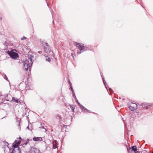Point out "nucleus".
<instances>
[{
	"label": "nucleus",
	"mask_w": 153,
	"mask_h": 153,
	"mask_svg": "<svg viewBox=\"0 0 153 153\" xmlns=\"http://www.w3.org/2000/svg\"><path fill=\"white\" fill-rule=\"evenodd\" d=\"M70 106L71 110L75 109V105H70Z\"/></svg>",
	"instance_id": "nucleus-20"
},
{
	"label": "nucleus",
	"mask_w": 153,
	"mask_h": 153,
	"mask_svg": "<svg viewBox=\"0 0 153 153\" xmlns=\"http://www.w3.org/2000/svg\"><path fill=\"white\" fill-rule=\"evenodd\" d=\"M134 153H140V152L139 151H137L134 152Z\"/></svg>",
	"instance_id": "nucleus-33"
},
{
	"label": "nucleus",
	"mask_w": 153,
	"mask_h": 153,
	"mask_svg": "<svg viewBox=\"0 0 153 153\" xmlns=\"http://www.w3.org/2000/svg\"><path fill=\"white\" fill-rule=\"evenodd\" d=\"M7 147L10 150H11V149L10 147H9L8 146H7Z\"/></svg>",
	"instance_id": "nucleus-36"
},
{
	"label": "nucleus",
	"mask_w": 153,
	"mask_h": 153,
	"mask_svg": "<svg viewBox=\"0 0 153 153\" xmlns=\"http://www.w3.org/2000/svg\"><path fill=\"white\" fill-rule=\"evenodd\" d=\"M71 90L72 92V94H73V93H74V89L73 88L71 89Z\"/></svg>",
	"instance_id": "nucleus-34"
},
{
	"label": "nucleus",
	"mask_w": 153,
	"mask_h": 153,
	"mask_svg": "<svg viewBox=\"0 0 153 153\" xmlns=\"http://www.w3.org/2000/svg\"><path fill=\"white\" fill-rule=\"evenodd\" d=\"M21 143V141L20 140H18V141H17L16 140H15L14 142V143H15L13 144L12 145V147L13 148V150H15V149L18 147Z\"/></svg>",
	"instance_id": "nucleus-6"
},
{
	"label": "nucleus",
	"mask_w": 153,
	"mask_h": 153,
	"mask_svg": "<svg viewBox=\"0 0 153 153\" xmlns=\"http://www.w3.org/2000/svg\"><path fill=\"white\" fill-rule=\"evenodd\" d=\"M77 104H78V105L80 106V108L82 110V111H83V110L84 108H85L86 109V108H85L82 105H81L79 102H78Z\"/></svg>",
	"instance_id": "nucleus-11"
},
{
	"label": "nucleus",
	"mask_w": 153,
	"mask_h": 153,
	"mask_svg": "<svg viewBox=\"0 0 153 153\" xmlns=\"http://www.w3.org/2000/svg\"><path fill=\"white\" fill-rule=\"evenodd\" d=\"M15 150H12V152L10 153H14V152H15Z\"/></svg>",
	"instance_id": "nucleus-30"
},
{
	"label": "nucleus",
	"mask_w": 153,
	"mask_h": 153,
	"mask_svg": "<svg viewBox=\"0 0 153 153\" xmlns=\"http://www.w3.org/2000/svg\"><path fill=\"white\" fill-rule=\"evenodd\" d=\"M131 151L133 152L134 151L135 152L137 150V147L136 146H132L131 147Z\"/></svg>",
	"instance_id": "nucleus-10"
},
{
	"label": "nucleus",
	"mask_w": 153,
	"mask_h": 153,
	"mask_svg": "<svg viewBox=\"0 0 153 153\" xmlns=\"http://www.w3.org/2000/svg\"><path fill=\"white\" fill-rule=\"evenodd\" d=\"M42 52V51H38V53H40V52Z\"/></svg>",
	"instance_id": "nucleus-44"
},
{
	"label": "nucleus",
	"mask_w": 153,
	"mask_h": 153,
	"mask_svg": "<svg viewBox=\"0 0 153 153\" xmlns=\"http://www.w3.org/2000/svg\"><path fill=\"white\" fill-rule=\"evenodd\" d=\"M29 61L28 60H26L23 62L24 67L25 70L27 71L28 68H30L32 67V64H30L29 63Z\"/></svg>",
	"instance_id": "nucleus-3"
},
{
	"label": "nucleus",
	"mask_w": 153,
	"mask_h": 153,
	"mask_svg": "<svg viewBox=\"0 0 153 153\" xmlns=\"http://www.w3.org/2000/svg\"><path fill=\"white\" fill-rule=\"evenodd\" d=\"M71 55L72 56V57L74 58V56L73 53H71Z\"/></svg>",
	"instance_id": "nucleus-41"
},
{
	"label": "nucleus",
	"mask_w": 153,
	"mask_h": 153,
	"mask_svg": "<svg viewBox=\"0 0 153 153\" xmlns=\"http://www.w3.org/2000/svg\"><path fill=\"white\" fill-rule=\"evenodd\" d=\"M85 111H87L89 113H94H94H93L91 111H90V110H89L88 109H87V108H86V109L85 108H84L83 110V111H82L83 112H85Z\"/></svg>",
	"instance_id": "nucleus-14"
},
{
	"label": "nucleus",
	"mask_w": 153,
	"mask_h": 153,
	"mask_svg": "<svg viewBox=\"0 0 153 153\" xmlns=\"http://www.w3.org/2000/svg\"><path fill=\"white\" fill-rule=\"evenodd\" d=\"M33 140L35 141H41L42 140V137H34L33 138Z\"/></svg>",
	"instance_id": "nucleus-8"
},
{
	"label": "nucleus",
	"mask_w": 153,
	"mask_h": 153,
	"mask_svg": "<svg viewBox=\"0 0 153 153\" xmlns=\"http://www.w3.org/2000/svg\"><path fill=\"white\" fill-rule=\"evenodd\" d=\"M33 56L32 55H30V57L29 58V59H30V61L31 62V64H32H32L33 63V62L32 61L33 60Z\"/></svg>",
	"instance_id": "nucleus-13"
},
{
	"label": "nucleus",
	"mask_w": 153,
	"mask_h": 153,
	"mask_svg": "<svg viewBox=\"0 0 153 153\" xmlns=\"http://www.w3.org/2000/svg\"><path fill=\"white\" fill-rule=\"evenodd\" d=\"M104 85L105 86V88H106L107 90H108V85H107V84H104Z\"/></svg>",
	"instance_id": "nucleus-28"
},
{
	"label": "nucleus",
	"mask_w": 153,
	"mask_h": 153,
	"mask_svg": "<svg viewBox=\"0 0 153 153\" xmlns=\"http://www.w3.org/2000/svg\"><path fill=\"white\" fill-rule=\"evenodd\" d=\"M108 90H109V92H110V93L109 94H111V95L113 93V91L112 89L111 88H108Z\"/></svg>",
	"instance_id": "nucleus-18"
},
{
	"label": "nucleus",
	"mask_w": 153,
	"mask_h": 153,
	"mask_svg": "<svg viewBox=\"0 0 153 153\" xmlns=\"http://www.w3.org/2000/svg\"><path fill=\"white\" fill-rule=\"evenodd\" d=\"M4 142L5 143V145H7V146H8L9 143L8 142H7L6 141H4Z\"/></svg>",
	"instance_id": "nucleus-27"
},
{
	"label": "nucleus",
	"mask_w": 153,
	"mask_h": 153,
	"mask_svg": "<svg viewBox=\"0 0 153 153\" xmlns=\"http://www.w3.org/2000/svg\"><path fill=\"white\" fill-rule=\"evenodd\" d=\"M102 80H103V83H104V85L106 84V82H105V80L104 78H103L102 76Z\"/></svg>",
	"instance_id": "nucleus-23"
},
{
	"label": "nucleus",
	"mask_w": 153,
	"mask_h": 153,
	"mask_svg": "<svg viewBox=\"0 0 153 153\" xmlns=\"http://www.w3.org/2000/svg\"><path fill=\"white\" fill-rule=\"evenodd\" d=\"M3 76L5 79L7 81L9 82V80L7 77V76L5 74H3Z\"/></svg>",
	"instance_id": "nucleus-15"
},
{
	"label": "nucleus",
	"mask_w": 153,
	"mask_h": 153,
	"mask_svg": "<svg viewBox=\"0 0 153 153\" xmlns=\"http://www.w3.org/2000/svg\"><path fill=\"white\" fill-rule=\"evenodd\" d=\"M53 22H54V21H53Z\"/></svg>",
	"instance_id": "nucleus-53"
},
{
	"label": "nucleus",
	"mask_w": 153,
	"mask_h": 153,
	"mask_svg": "<svg viewBox=\"0 0 153 153\" xmlns=\"http://www.w3.org/2000/svg\"><path fill=\"white\" fill-rule=\"evenodd\" d=\"M19 125V126H20V123L19 122V124L18 125Z\"/></svg>",
	"instance_id": "nucleus-47"
},
{
	"label": "nucleus",
	"mask_w": 153,
	"mask_h": 153,
	"mask_svg": "<svg viewBox=\"0 0 153 153\" xmlns=\"http://www.w3.org/2000/svg\"><path fill=\"white\" fill-rule=\"evenodd\" d=\"M11 51H12L13 52H14V51H15L16 52H17V50H16V49H12Z\"/></svg>",
	"instance_id": "nucleus-29"
},
{
	"label": "nucleus",
	"mask_w": 153,
	"mask_h": 153,
	"mask_svg": "<svg viewBox=\"0 0 153 153\" xmlns=\"http://www.w3.org/2000/svg\"><path fill=\"white\" fill-rule=\"evenodd\" d=\"M6 101H9V100L8 99H6Z\"/></svg>",
	"instance_id": "nucleus-51"
},
{
	"label": "nucleus",
	"mask_w": 153,
	"mask_h": 153,
	"mask_svg": "<svg viewBox=\"0 0 153 153\" xmlns=\"http://www.w3.org/2000/svg\"><path fill=\"white\" fill-rule=\"evenodd\" d=\"M32 140V139H29L28 138H27V141L28 142L29 141H31Z\"/></svg>",
	"instance_id": "nucleus-32"
},
{
	"label": "nucleus",
	"mask_w": 153,
	"mask_h": 153,
	"mask_svg": "<svg viewBox=\"0 0 153 153\" xmlns=\"http://www.w3.org/2000/svg\"><path fill=\"white\" fill-rule=\"evenodd\" d=\"M56 140H54V142H55V143H56Z\"/></svg>",
	"instance_id": "nucleus-49"
},
{
	"label": "nucleus",
	"mask_w": 153,
	"mask_h": 153,
	"mask_svg": "<svg viewBox=\"0 0 153 153\" xmlns=\"http://www.w3.org/2000/svg\"><path fill=\"white\" fill-rule=\"evenodd\" d=\"M46 61L49 62H50L51 61V59L50 57H48V58H46Z\"/></svg>",
	"instance_id": "nucleus-24"
},
{
	"label": "nucleus",
	"mask_w": 153,
	"mask_h": 153,
	"mask_svg": "<svg viewBox=\"0 0 153 153\" xmlns=\"http://www.w3.org/2000/svg\"><path fill=\"white\" fill-rule=\"evenodd\" d=\"M75 100L76 102L77 103H78V102H79L78 100L77 99H76Z\"/></svg>",
	"instance_id": "nucleus-39"
},
{
	"label": "nucleus",
	"mask_w": 153,
	"mask_h": 153,
	"mask_svg": "<svg viewBox=\"0 0 153 153\" xmlns=\"http://www.w3.org/2000/svg\"><path fill=\"white\" fill-rule=\"evenodd\" d=\"M18 138H19L20 139H21V138L20 137H19Z\"/></svg>",
	"instance_id": "nucleus-48"
},
{
	"label": "nucleus",
	"mask_w": 153,
	"mask_h": 153,
	"mask_svg": "<svg viewBox=\"0 0 153 153\" xmlns=\"http://www.w3.org/2000/svg\"><path fill=\"white\" fill-rule=\"evenodd\" d=\"M74 109H71L72 111L73 112H74Z\"/></svg>",
	"instance_id": "nucleus-45"
},
{
	"label": "nucleus",
	"mask_w": 153,
	"mask_h": 153,
	"mask_svg": "<svg viewBox=\"0 0 153 153\" xmlns=\"http://www.w3.org/2000/svg\"><path fill=\"white\" fill-rule=\"evenodd\" d=\"M127 150L128 152V153H129L130 152H131V147L130 146H127Z\"/></svg>",
	"instance_id": "nucleus-19"
},
{
	"label": "nucleus",
	"mask_w": 153,
	"mask_h": 153,
	"mask_svg": "<svg viewBox=\"0 0 153 153\" xmlns=\"http://www.w3.org/2000/svg\"><path fill=\"white\" fill-rule=\"evenodd\" d=\"M57 146L56 145L53 144V148L54 149H55L57 148Z\"/></svg>",
	"instance_id": "nucleus-22"
},
{
	"label": "nucleus",
	"mask_w": 153,
	"mask_h": 153,
	"mask_svg": "<svg viewBox=\"0 0 153 153\" xmlns=\"http://www.w3.org/2000/svg\"><path fill=\"white\" fill-rule=\"evenodd\" d=\"M137 104L133 103L131 105H130L128 106V108L131 111H133L137 109Z\"/></svg>",
	"instance_id": "nucleus-7"
},
{
	"label": "nucleus",
	"mask_w": 153,
	"mask_h": 153,
	"mask_svg": "<svg viewBox=\"0 0 153 153\" xmlns=\"http://www.w3.org/2000/svg\"><path fill=\"white\" fill-rule=\"evenodd\" d=\"M12 101L13 102H16V103H19L20 102L19 101L18 99H15V98L14 97H12Z\"/></svg>",
	"instance_id": "nucleus-12"
},
{
	"label": "nucleus",
	"mask_w": 153,
	"mask_h": 153,
	"mask_svg": "<svg viewBox=\"0 0 153 153\" xmlns=\"http://www.w3.org/2000/svg\"><path fill=\"white\" fill-rule=\"evenodd\" d=\"M0 19L1 20L2 19V17H1Z\"/></svg>",
	"instance_id": "nucleus-52"
},
{
	"label": "nucleus",
	"mask_w": 153,
	"mask_h": 153,
	"mask_svg": "<svg viewBox=\"0 0 153 153\" xmlns=\"http://www.w3.org/2000/svg\"><path fill=\"white\" fill-rule=\"evenodd\" d=\"M7 53L10 56V57L13 59H16L19 57L18 54L13 52L12 51L8 50L7 51Z\"/></svg>",
	"instance_id": "nucleus-1"
},
{
	"label": "nucleus",
	"mask_w": 153,
	"mask_h": 153,
	"mask_svg": "<svg viewBox=\"0 0 153 153\" xmlns=\"http://www.w3.org/2000/svg\"><path fill=\"white\" fill-rule=\"evenodd\" d=\"M73 97H74V98L75 99V100L77 98L75 94V93H73Z\"/></svg>",
	"instance_id": "nucleus-25"
},
{
	"label": "nucleus",
	"mask_w": 153,
	"mask_h": 153,
	"mask_svg": "<svg viewBox=\"0 0 153 153\" xmlns=\"http://www.w3.org/2000/svg\"><path fill=\"white\" fill-rule=\"evenodd\" d=\"M152 105H149V106H152Z\"/></svg>",
	"instance_id": "nucleus-46"
},
{
	"label": "nucleus",
	"mask_w": 153,
	"mask_h": 153,
	"mask_svg": "<svg viewBox=\"0 0 153 153\" xmlns=\"http://www.w3.org/2000/svg\"><path fill=\"white\" fill-rule=\"evenodd\" d=\"M47 5L49 7V4L48 3H47Z\"/></svg>",
	"instance_id": "nucleus-50"
},
{
	"label": "nucleus",
	"mask_w": 153,
	"mask_h": 153,
	"mask_svg": "<svg viewBox=\"0 0 153 153\" xmlns=\"http://www.w3.org/2000/svg\"><path fill=\"white\" fill-rule=\"evenodd\" d=\"M47 0H45V1H46Z\"/></svg>",
	"instance_id": "nucleus-54"
},
{
	"label": "nucleus",
	"mask_w": 153,
	"mask_h": 153,
	"mask_svg": "<svg viewBox=\"0 0 153 153\" xmlns=\"http://www.w3.org/2000/svg\"><path fill=\"white\" fill-rule=\"evenodd\" d=\"M41 128H45V127H44V126H42L41 127Z\"/></svg>",
	"instance_id": "nucleus-42"
},
{
	"label": "nucleus",
	"mask_w": 153,
	"mask_h": 153,
	"mask_svg": "<svg viewBox=\"0 0 153 153\" xmlns=\"http://www.w3.org/2000/svg\"><path fill=\"white\" fill-rule=\"evenodd\" d=\"M75 45L79 49V50L77 51V54H79L83 52V49L84 48V45L80 43H77L75 42Z\"/></svg>",
	"instance_id": "nucleus-2"
},
{
	"label": "nucleus",
	"mask_w": 153,
	"mask_h": 153,
	"mask_svg": "<svg viewBox=\"0 0 153 153\" xmlns=\"http://www.w3.org/2000/svg\"><path fill=\"white\" fill-rule=\"evenodd\" d=\"M46 46H44V51L47 53H49L51 52V49L50 46H49L48 43H45Z\"/></svg>",
	"instance_id": "nucleus-4"
},
{
	"label": "nucleus",
	"mask_w": 153,
	"mask_h": 153,
	"mask_svg": "<svg viewBox=\"0 0 153 153\" xmlns=\"http://www.w3.org/2000/svg\"><path fill=\"white\" fill-rule=\"evenodd\" d=\"M129 153H134L133 152H131V151Z\"/></svg>",
	"instance_id": "nucleus-43"
},
{
	"label": "nucleus",
	"mask_w": 153,
	"mask_h": 153,
	"mask_svg": "<svg viewBox=\"0 0 153 153\" xmlns=\"http://www.w3.org/2000/svg\"><path fill=\"white\" fill-rule=\"evenodd\" d=\"M140 106H142V108H146V109H148L149 107L147 105V104L146 103L144 102L143 103H142L141 105Z\"/></svg>",
	"instance_id": "nucleus-9"
},
{
	"label": "nucleus",
	"mask_w": 153,
	"mask_h": 153,
	"mask_svg": "<svg viewBox=\"0 0 153 153\" xmlns=\"http://www.w3.org/2000/svg\"><path fill=\"white\" fill-rule=\"evenodd\" d=\"M26 39V38L25 37L23 36V37L21 38V40H24V39Z\"/></svg>",
	"instance_id": "nucleus-26"
},
{
	"label": "nucleus",
	"mask_w": 153,
	"mask_h": 153,
	"mask_svg": "<svg viewBox=\"0 0 153 153\" xmlns=\"http://www.w3.org/2000/svg\"><path fill=\"white\" fill-rule=\"evenodd\" d=\"M27 129H28L29 130H30V128L29 127V126H27L26 128Z\"/></svg>",
	"instance_id": "nucleus-40"
},
{
	"label": "nucleus",
	"mask_w": 153,
	"mask_h": 153,
	"mask_svg": "<svg viewBox=\"0 0 153 153\" xmlns=\"http://www.w3.org/2000/svg\"><path fill=\"white\" fill-rule=\"evenodd\" d=\"M68 83H69V85H72V84H71V81H70V80H68Z\"/></svg>",
	"instance_id": "nucleus-31"
},
{
	"label": "nucleus",
	"mask_w": 153,
	"mask_h": 153,
	"mask_svg": "<svg viewBox=\"0 0 153 153\" xmlns=\"http://www.w3.org/2000/svg\"><path fill=\"white\" fill-rule=\"evenodd\" d=\"M56 118L59 120V121H61V117L60 115L57 114L56 116Z\"/></svg>",
	"instance_id": "nucleus-17"
},
{
	"label": "nucleus",
	"mask_w": 153,
	"mask_h": 153,
	"mask_svg": "<svg viewBox=\"0 0 153 153\" xmlns=\"http://www.w3.org/2000/svg\"><path fill=\"white\" fill-rule=\"evenodd\" d=\"M71 89L73 88L72 85H70Z\"/></svg>",
	"instance_id": "nucleus-37"
},
{
	"label": "nucleus",
	"mask_w": 153,
	"mask_h": 153,
	"mask_svg": "<svg viewBox=\"0 0 153 153\" xmlns=\"http://www.w3.org/2000/svg\"><path fill=\"white\" fill-rule=\"evenodd\" d=\"M27 153H41L40 151L37 149L31 147L28 152Z\"/></svg>",
	"instance_id": "nucleus-5"
},
{
	"label": "nucleus",
	"mask_w": 153,
	"mask_h": 153,
	"mask_svg": "<svg viewBox=\"0 0 153 153\" xmlns=\"http://www.w3.org/2000/svg\"><path fill=\"white\" fill-rule=\"evenodd\" d=\"M141 153H147L146 151H142Z\"/></svg>",
	"instance_id": "nucleus-38"
},
{
	"label": "nucleus",
	"mask_w": 153,
	"mask_h": 153,
	"mask_svg": "<svg viewBox=\"0 0 153 153\" xmlns=\"http://www.w3.org/2000/svg\"><path fill=\"white\" fill-rule=\"evenodd\" d=\"M28 142L27 141H26L24 144V145H26L28 143Z\"/></svg>",
	"instance_id": "nucleus-35"
},
{
	"label": "nucleus",
	"mask_w": 153,
	"mask_h": 153,
	"mask_svg": "<svg viewBox=\"0 0 153 153\" xmlns=\"http://www.w3.org/2000/svg\"><path fill=\"white\" fill-rule=\"evenodd\" d=\"M89 48L88 47L84 45V48L83 49V52L87 51L88 50Z\"/></svg>",
	"instance_id": "nucleus-16"
},
{
	"label": "nucleus",
	"mask_w": 153,
	"mask_h": 153,
	"mask_svg": "<svg viewBox=\"0 0 153 153\" xmlns=\"http://www.w3.org/2000/svg\"><path fill=\"white\" fill-rule=\"evenodd\" d=\"M17 149L18 150V152L17 153H22L20 147H18Z\"/></svg>",
	"instance_id": "nucleus-21"
},
{
	"label": "nucleus",
	"mask_w": 153,
	"mask_h": 153,
	"mask_svg": "<svg viewBox=\"0 0 153 153\" xmlns=\"http://www.w3.org/2000/svg\"><path fill=\"white\" fill-rule=\"evenodd\" d=\"M152 153H153V152Z\"/></svg>",
	"instance_id": "nucleus-55"
}]
</instances>
